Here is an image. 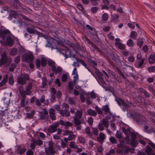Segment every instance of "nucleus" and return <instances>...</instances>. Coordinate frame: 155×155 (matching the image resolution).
Listing matches in <instances>:
<instances>
[{
    "instance_id": "obj_1",
    "label": "nucleus",
    "mask_w": 155,
    "mask_h": 155,
    "mask_svg": "<svg viewBox=\"0 0 155 155\" xmlns=\"http://www.w3.org/2000/svg\"><path fill=\"white\" fill-rule=\"evenodd\" d=\"M7 52L4 50L1 54V58L0 59V66L4 65L6 67H8L12 62V58L7 56Z\"/></svg>"
},
{
    "instance_id": "obj_2",
    "label": "nucleus",
    "mask_w": 155,
    "mask_h": 155,
    "mask_svg": "<svg viewBox=\"0 0 155 155\" xmlns=\"http://www.w3.org/2000/svg\"><path fill=\"white\" fill-rule=\"evenodd\" d=\"M34 56L32 53L28 52L25 53L22 55L21 60L22 61L27 63L32 62L34 59Z\"/></svg>"
},
{
    "instance_id": "obj_3",
    "label": "nucleus",
    "mask_w": 155,
    "mask_h": 155,
    "mask_svg": "<svg viewBox=\"0 0 155 155\" xmlns=\"http://www.w3.org/2000/svg\"><path fill=\"white\" fill-rule=\"evenodd\" d=\"M54 143L52 141H50L48 143V147H45V154L47 155H54L55 152L54 148Z\"/></svg>"
},
{
    "instance_id": "obj_4",
    "label": "nucleus",
    "mask_w": 155,
    "mask_h": 155,
    "mask_svg": "<svg viewBox=\"0 0 155 155\" xmlns=\"http://www.w3.org/2000/svg\"><path fill=\"white\" fill-rule=\"evenodd\" d=\"M31 141L32 143H31L30 147L33 150L34 149L35 146H41L43 144V141L40 139L33 138Z\"/></svg>"
},
{
    "instance_id": "obj_5",
    "label": "nucleus",
    "mask_w": 155,
    "mask_h": 155,
    "mask_svg": "<svg viewBox=\"0 0 155 155\" xmlns=\"http://www.w3.org/2000/svg\"><path fill=\"white\" fill-rule=\"evenodd\" d=\"M29 79V75L26 74L23 75L21 77L18 78L17 81L19 84L23 85L25 84L26 83V81H28Z\"/></svg>"
},
{
    "instance_id": "obj_6",
    "label": "nucleus",
    "mask_w": 155,
    "mask_h": 155,
    "mask_svg": "<svg viewBox=\"0 0 155 155\" xmlns=\"http://www.w3.org/2000/svg\"><path fill=\"white\" fill-rule=\"evenodd\" d=\"M9 36H13L11 33L8 29L1 30L0 31V38L3 40H5L6 38Z\"/></svg>"
},
{
    "instance_id": "obj_7",
    "label": "nucleus",
    "mask_w": 155,
    "mask_h": 155,
    "mask_svg": "<svg viewBox=\"0 0 155 155\" xmlns=\"http://www.w3.org/2000/svg\"><path fill=\"white\" fill-rule=\"evenodd\" d=\"M60 52L61 54L64 55L66 58L71 57L74 58L75 57L74 55H71L70 50L67 48L61 49Z\"/></svg>"
},
{
    "instance_id": "obj_8",
    "label": "nucleus",
    "mask_w": 155,
    "mask_h": 155,
    "mask_svg": "<svg viewBox=\"0 0 155 155\" xmlns=\"http://www.w3.org/2000/svg\"><path fill=\"white\" fill-rule=\"evenodd\" d=\"M134 119L139 124H145L146 121V119L145 117L139 114H136Z\"/></svg>"
},
{
    "instance_id": "obj_9",
    "label": "nucleus",
    "mask_w": 155,
    "mask_h": 155,
    "mask_svg": "<svg viewBox=\"0 0 155 155\" xmlns=\"http://www.w3.org/2000/svg\"><path fill=\"white\" fill-rule=\"evenodd\" d=\"M33 81H29L28 84L26 85L25 94L28 95H31V90L33 86Z\"/></svg>"
},
{
    "instance_id": "obj_10",
    "label": "nucleus",
    "mask_w": 155,
    "mask_h": 155,
    "mask_svg": "<svg viewBox=\"0 0 155 155\" xmlns=\"http://www.w3.org/2000/svg\"><path fill=\"white\" fill-rule=\"evenodd\" d=\"M95 72L99 78V80H97L98 82L101 85L105 84V82L102 78L103 74L99 70H97Z\"/></svg>"
},
{
    "instance_id": "obj_11",
    "label": "nucleus",
    "mask_w": 155,
    "mask_h": 155,
    "mask_svg": "<svg viewBox=\"0 0 155 155\" xmlns=\"http://www.w3.org/2000/svg\"><path fill=\"white\" fill-rule=\"evenodd\" d=\"M59 124L62 126H64V128L68 129L69 127L72 125V124L68 121H64L63 120H60L59 121Z\"/></svg>"
},
{
    "instance_id": "obj_12",
    "label": "nucleus",
    "mask_w": 155,
    "mask_h": 155,
    "mask_svg": "<svg viewBox=\"0 0 155 155\" xmlns=\"http://www.w3.org/2000/svg\"><path fill=\"white\" fill-rule=\"evenodd\" d=\"M11 5L15 8H21L22 7L21 4L18 0H12Z\"/></svg>"
},
{
    "instance_id": "obj_13",
    "label": "nucleus",
    "mask_w": 155,
    "mask_h": 155,
    "mask_svg": "<svg viewBox=\"0 0 155 155\" xmlns=\"http://www.w3.org/2000/svg\"><path fill=\"white\" fill-rule=\"evenodd\" d=\"M59 124L57 123L54 125L51 126L48 129V131L49 133H54L57 130Z\"/></svg>"
},
{
    "instance_id": "obj_14",
    "label": "nucleus",
    "mask_w": 155,
    "mask_h": 155,
    "mask_svg": "<svg viewBox=\"0 0 155 155\" xmlns=\"http://www.w3.org/2000/svg\"><path fill=\"white\" fill-rule=\"evenodd\" d=\"M106 138L105 135L102 132H100L99 134V137H97V140L101 144H102Z\"/></svg>"
},
{
    "instance_id": "obj_15",
    "label": "nucleus",
    "mask_w": 155,
    "mask_h": 155,
    "mask_svg": "<svg viewBox=\"0 0 155 155\" xmlns=\"http://www.w3.org/2000/svg\"><path fill=\"white\" fill-rule=\"evenodd\" d=\"M130 137L131 139V143L132 144L133 146H136L138 143L137 141L136 140V136L134 133H131L130 134Z\"/></svg>"
},
{
    "instance_id": "obj_16",
    "label": "nucleus",
    "mask_w": 155,
    "mask_h": 155,
    "mask_svg": "<svg viewBox=\"0 0 155 155\" xmlns=\"http://www.w3.org/2000/svg\"><path fill=\"white\" fill-rule=\"evenodd\" d=\"M60 114L63 117H68L70 116L69 111L67 109L61 110H60Z\"/></svg>"
},
{
    "instance_id": "obj_17",
    "label": "nucleus",
    "mask_w": 155,
    "mask_h": 155,
    "mask_svg": "<svg viewBox=\"0 0 155 155\" xmlns=\"http://www.w3.org/2000/svg\"><path fill=\"white\" fill-rule=\"evenodd\" d=\"M52 71L55 74H58L59 75H61L63 71V69L61 67L57 66V67H56Z\"/></svg>"
},
{
    "instance_id": "obj_18",
    "label": "nucleus",
    "mask_w": 155,
    "mask_h": 155,
    "mask_svg": "<svg viewBox=\"0 0 155 155\" xmlns=\"http://www.w3.org/2000/svg\"><path fill=\"white\" fill-rule=\"evenodd\" d=\"M22 98L21 99V101L20 102V105L22 107H24L28 103V101L26 100L25 99L26 98V95L22 96Z\"/></svg>"
},
{
    "instance_id": "obj_19",
    "label": "nucleus",
    "mask_w": 155,
    "mask_h": 155,
    "mask_svg": "<svg viewBox=\"0 0 155 155\" xmlns=\"http://www.w3.org/2000/svg\"><path fill=\"white\" fill-rule=\"evenodd\" d=\"M145 152L147 154V155H154L152 148L148 146H146Z\"/></svg>"
},
{
    "instance_id": "obj_20",
    "label": "nucleus",
    "mask_w": 155,
    "mask_h": 155,
    "mask_svg": "<svg viewBox=\"0 0 155 155\" xmlns=\"http://www.w3.org/2000/svg\"><path fill=\"white\" fill-rule=\"evenodd\" d=\"M145 60L144 58H143L140 59V60H138L136 64V66L137 67L139 68H141Z\"/></svg>"
},
{
    "instance_id": "obj_21",
    "label": "nucleus",
    "mask_w": 155,
    "mask_h": 155,
    "mask_svg": "<svg viewBox=\"0 0 155 155\" xmlns=\"http://www.w3.org/2000/svg\"><path fill=\"white\" fill-rule=\"evenodd\" d=\"M48 64L49 66L51 67V71H52L56 67V64L54 61L51 60L48 61Z\"/></svg>"
},
{
    "instance_id": "obj_22",
    "label": "nucleus",
    "mask_w": 155,
    "mask_h": 155,
    "mask_svg": "<svg viewBox=\"0 0 155 155\" xmlns=\"http://www.w3.org/2000/svg\"><path fill=\"white\" fill-rule=\"evenodd\" d=\"M148 60L149 64H153L155 62V54H152L150 55L148 58Z\"/></svg>"
},
{
    "instance_id": "obj_23",
    "label": "nucleus",
    "mask_w": 155,
    "mask_h": 155,
    "mask_svg": "<svg viewBox=\"0 0 155 155\" xmlns=\"http://www.w3.org/2000/svg\"><path fill=\"white\" fill-rule=\"evenodd\" d=\"M102 110L104 112V114H106L108 113H110V109L107 105L103 106Z\"/></svg>"
},
{
    "instance_id": "obj_24",
    "label": "nucleus",
    "mask_w": 155,
    "mask_h": 155,
    "mask_svg": "<svg viewBox=\"0 0 155 155\" xmlns=\"http://www.w3.org/2000/svg\"><path fill=\"white\" fill-rule=\"evenodd\" d=\"M6 39L7 45L9 46H12L13 44V42L11 36H8Z\"/></svg>"
},
{
    "instance_id": "obj_25",
    "label": "nucleus",
    "mask_w": 155,
    "mask_h": 155,
    "mask_svg": "<svg viewBox=\"0 0 155 155\" xmlns=\"http://www.w3.org/2000/svg\"><path fill=\"white\" fill-rule=\"evenodd\" d=\"M55 110L53 109H51L49 111V114L50 117L52 120H54L56 119V116L55 114Z\"/></svg>"
},
{
    "instance_id": "obj_26",
    "label": "nucleus",
    "mask_w": 155,
    "mask_h": 155,
    "mask_svg": "<svg viewBox=\"0 0 155 155\" xmlns=\"http://www.w3.org/2000/svg\"><path fill=\"white\" fill-rule=\"evenodd\" d=\"M87 114L92 116L96 117L97 115V113L95 110L91 109H88L87 110Z\"/></svg>"
},
{
    "instance_id": "obj_27",
    "label": "nucleus",
    "mask_w": 155,
    "mask_h": 155,
    "mask_svg": "<svg viewBox=\"0 0 155 155\" xmlns=\"http://www.w3.org/2000/svg\"><path fill=\"white\" fill-rule=\"evenodd\" d=\"M115 44L117 47L121 50H124L125 49V46L121 43L116 42L115 43Z\"/></svg>"
},
{
    "instance_id": "obj_28",
    "label": "nucleus",
    "mask_w": 155,
    "mask_h": 155,
    "mask_svg": "<svg viewBox=\"0 0 155 155\" xmlns=\"http://www.w3.org/2000/svg\"><path fill=\"white\" fill-rule=\"evenodd\" d=\"M83 111L82 110H78L75 113L74 118L81 119L83 114Z\"/></svg>"
},
{
    "instance_id": "obj_29",
    "label": "nucleus",
    "mask_w": 155,
    "mask_h": 155,
    "mask_svg": "<svg viewBox=\"0 0 155 155\" xmlns=\"http://www.w3.org/2000/svg\"><path fill=\"white\" fill-rule=\"evenodd\" d=\"M26 150L25 148L24 147H21L20 146H18L17 147V151L18 152V153L20 154L25 153Z\"/></svg>"
},
{
    "instance_id": "obj_30",
    "label": "nucleus",
    "mask_w": 155,
    "mask_h": 155,
    "mask_svg": "<svg viewBox=\"0 0 155 155\" xmlns=\"http://www.w3.org/2000/svg\"><path fill=\"white\" fill-rule=\"evenodd\" d=\"M18 91L21 95V96L25 95V91L23 90V87L22 86H20L19 87L18 89Z\"/></svg>"
},
{
    "instance_id": "obj_31",
    "label": "nucleus",
    "mask_w": 155,
    "mask_h": 155,
    "mask_svg": "<svg viewBox=\"0 0 155 155\" xmlns=\"http://www.w3.org/2000/svg\"><path fill=\"white\" fill-rule=\"evenodd\" d=\"M8 75L6 74L5 77L3 78L2 81L0 83V87H2L5 84L7 81Z\"/></svg>"
},
{
    "instance_id": "obj_32",
    "label": "nucleus",
    "mask_w": 155,
    "mask_h": 155,
    "mask_svg": "<svg viewBox=\"0 0 155 155\" xmlns=\"http://www.w3.org/2000/svg\"><path fill=\"white\" fill-rule=\"evenodd\" d=\"M101 122L105 128H107L109 126V123L108 121L104 119H103Z\"/></svg>"
},
{
    "instance_id": "obj_33",
    "label": "nucleus",
    "mask_w": 155,
    "mask_h": 155,
    "mask_svg": "<svg viewBox=\"0 0 155 155\" xmlns=\"http://www.w3.org/2000/svg\"><path fill=\"white\" fill-rule=\"evenodd\" d=\"M116 101L119 105L120 106L124 107L125 102L124 100L120 98H118L117 99Z\"/></svg>"
},
{
    "instance_id": "obj_34",
    "label": "nucleus",
    "mask_w": 155,
    "mask_h": 155,
    "mask_svg": "<svg viewBox=\"0 0 155 155\" xmlns=\"http://www.w3.org/2000/svg\"><path fill=\"white\" fill-rule=\"evenodd\" d=\"M121 130L126 135H127V136L129 135L131 133L130 132V129H126L124 127H122Z\"/></svg>"
},
{
    "instance_id": "obj_35",
    "label": "nucleus",
    "mask_w": 155,
    "mask_h": 155,
    "mask_svg": "<svg viewBox=\"0 0 155 155\" xmlns=\"http://www.w3.org/2000/svg\"><path fill=\"white\" fill-rule=\"evenodd\" d=\"M95 110L96 111V112L99 115H102L103 114V110L101 109L100 108L97 106H96L95 107Z\"/></svg>"
},
{
    "instance_id": "obj_36",
    "label": "nucleus",
    "mask_w": 155,
    "mask_h": 155,
    "mask_svg": "<svg viewBox=\"0 0 155 155\" xmlns=\"http://www.w3.org/2000/svg\"><path fill=\"white\" fill-rule=\"evenodd\" d=\"M84 37L85 38V41L86 43H87L89 45H91L93 46L94 45V44L87 38L86 35H84Z\"/></svg>"
},
{
    "instance_id": "obj_37",
    "label": "nucleus",
    "mask_w": 155,
    "mask_h": 155,
    "mask_svg": "<svg viewBox=\"0 0 155 155\" xmlns=\"http://www.w3.org/2000/svg\"><path fill=\"white\" fill-rule=\"evenodd\" d=\"M28 32L30 33H33L34 32V26L28 27L26 28Z\"/></svg>"
},
{
    "instance_id": "obj_38",
    "label": "nucleus",
    "mask_w": 155,
    "mask_h": 155,
    "mask_svg": "<svg viewBox=\"0 0 155 155\" xmlns=\"http://www.w3.org/2000/svg\"><path fill=\"white\" fill-rule=\"evenodd\" d=\"M17 53V49L16 48H13L12 49L10 52V54L12 55H15Z\"/></svg>"
},
{
    "instance_id": "obj_39",
    "label": "nucleus",
    "mask_w": 155,
    "mask_h": 155,
    "mask_svg": "<svg viewBox=\"0 0 155 155\" xmlns=\"http://www.w3.org/2000/svg\"><path fill=\"white\" fill-rule=\"evenodd\" d=\"M90 63L92 65L93 68L95 69V71L97 70H99L98 69H97L96 68V66L97 65V64L95 61L91 60L90 61Z\"/></svg>"
},
{
    "instance_id": "obj_40",
    "label": "nucleus",
    "mask_w": 155,
    "mask_h": 155,
    "mask_svg": "<svg viewBox=\"0 0 155 155\" xmlns=\"http://www.w3.org/2000/svg\"><path fill=\"white\" fill-rule=\"evenodd\" d=\"M67 44L70 47H71L73 50H76V47L73 43L70 41H67Z\"/></svg>"
},
{
    "instance_id": "obj_41",
    "label": "nucleus",
    "mask_w": 155,
    "mask_h": 155,
    "mask_svg": "<svg viewBox=\"0 0 155 155\" xmlns=\"http://www.w3.org/2000/svg\"><path fill=\"white\" fill-rule=\"evenodd\" d=\"M137 41L138 42L137 44L138 46H139V48H141L143 43V39H142L139 38L138 40Z\"/></svg>"
},
{
    "instance_id": "obj_42",
    "label": "nucleus",
    "mask_w": 155,
    "mask_h": 155,
    "mask_svg": "<svg viewBox=\"0 0 155 155\" xmlns=\"http://www.w3.org/2000/svg\"><path fill=\"white\" fill-rule=\"evenodd\" d=\"M41 65L43 67L45 66L47 64V61L44 58H42L41 59Z\"/></svg>"
},
{
    "instance_id": "obj_43",
    "label": "nucleus",
    "mask_w": 155,
    "mask_h": 155,
    "mask_svg": "<svg viewBox=\"0 0 155 155\" xmlns=\"http://www.w3.org/2000/svg\"><path fill=\"white\" fill-rule=\"evenodd\" d=\"M92 132L93 134L95 136H97L98 135V130L97 128L92 127Z\"/></svg>"
},
{
    "instance_id": "obj_44",
    "label": "nucleus",
    "mask_w": 155,
    "mask_h": 155,
    "mask_svg": "<svg viewBox=\"0 0 155 155\" xmlns=\"http://www.w3.org/2000/svg\"><path fill=\"white\" fill-rule=\"evenodd\" d=\"M80 119L74 118V123L76 125H79L81 124V122L79 120Z\"/></svg>"
},
{
    "instance_id": "obj_45",
    "label": "nucleus",
    "mask_w": 155,
    "mask_h": 155,
    "mask_svg": "<svg viewBox=\"0 0 155 155\" xmlns=\"http://www.w3.org/2000/svg\"><path fill=\"white\" fill-rule=\"evenodd\" d=\"M137 33L136 32L134 31H131V34L130 35V37L131 38L134 39H136L137 38Z\"/></svg>"
},
{
    "instance_id": "obj_46",
    "label": "nucleus",
    "mask_w": 155,
    "mask_h": 155,
    "mask_svg": "<svg viewBox=\"0 0 155 155\" xmlns=\"http://www.w3.org/2000/svg\"><path fill=\"white\" fill-rule=\"evenodd\" d=\"M69 145L71 147L73 148L77 149L78 148V146L75 144V143L73 141L71 142Z\"/></svg>"
},
{
    "instance_id": "obj_47",
    "label": "nucleus",
    "mask_w": 155,
    "mask_h": 155,
    "mask_svg": "<svg viewBox=\"0 0 155 155\" xmlns=\"http://www.w3.org/2000/svg\"><path fill=\"white\" fill-rule=\"evenodd\" d=\"M109 140L112 144H117V143L116 139L113 137H111L110 138Z\"/></svg>"
},
{
    "instance_id": "obj_48",
    "label": "nucleus",
    "mask_w": 155,
    "mask_h": 155,
    "mask_svg": "<svg viewBox=\"0 0 155 155\" xmlns=\"http://www.w3.org/2000/svg\"><path fill=\"white\" fill-rule=\"evenodd\" d=\"M10 15L11 17L18 16L19 15L16 12L14 11H11L10 13Z\"/></svg>"
},
{
    "instance_id": "obj_49",
    "label": "nucleus",
    "mask_w": 155,
    "mask_h": 155,
    "mask_svg": "<svg viewBox=\"0 0 155 155\" xmlns=\"http://www.w3.org/2000/svg\"><path fill=\"white\" fill-rule=\"evenodd\" d=\"M9 83L11 85H12L14 83L13 78L12 75L9 76Z\"/></svg>"
},
{
    "instance_id": "obj_50",
    "label": "nucleus",
    "mask_w": 155,
    "mask_h": 155,
    "mask_svg": "<svg viewBox=\"0 0 155 155\" xmlns=\"http://www.w3.org/2000/svg\"><path fill=\"white\" fill-rule=\"evenodd\" d=\"M16 67V65L14 63L12 64L10 66L9 70L10 71H13Z\"/></svg>"
},
{
    "instance_id": "obj_51",
    "label": "nucleus",
    "mask_w": 155,
    "mask_h": 155,
    "mask_svg": "<svg viewBox=\"0 0 155 155\" xmlns=\"http://www.w3.org/2000/svg\"><path fill=\"white\" fill-rule=\"evenodd\" d=\"M91 5L93 6L97 5L98 3V0H90Z\"/></svg>"
},
{
    "instance_id": "obj_52",
    "label": "nucleus",
    "mask_w": 155,
    "mask_h": 155,
    "mask_svg": "<svg viewBox=\"0 0 155 155\" xmlns=\"http://www.w3.org/2000/svg\"><path fill=\"white\" fill-rule=\"evenodd\" d=\"M127 45L130 47H132L134 45L133 41L130 39L127 41Z\"/></svg>"
},
{
    "instance_id": "obj_53",
    "label": "nucleus",
    "mask_w": 155,
    "mask_h": 155,
    "mask_svg": "<svg viewBox=\"0 0 155 155\" xmlns=\"http://www.w3.org/2000/svg\"><path fill=\"white\" fill-rule=\"evenodd\" d=\"M93 119L91 117H90L88 118L87 121L90 125L92 126L93 125Z\"/></svg>"
},
{
    "instance_id": "obj_54",
    "label": "nucleus",
    "mask_w": 155,
    "mask_h": 155,
    "mask_svg": "<svg viewBox=\"0 0 155 155\" xmlns=\"http://www.w3.org/2000/svg\"><path fill=\"white\" fill-rule=\"evenodd\" d=\"M98 10V8L96 7H93L91 9V12L94 13H96Z\"/></svg>"
},
{
    "instance_id": "obj_55",
    "label": "nucleus",
    "mask_w": 155,
    "mask_h": 155,
    "mask_svg": "<svg viewBox=\"0 0 155 155\" xmlns=\"http://www.w3.org/2000/svg\"><path fill=\"white\" fill-rule=\"evenodd\" d=\"M76 137L75 135L73 134L72 133H71L69 135L68 139L69 140H71L74 139Z\"/></svg>"
},
{
    "instance_id": "obj_56",
    "label": "nucleus",
    "mask_w": 155,
    "mask_h": 155,
    "mask_svg": "<svg viewBox=\"0 0 155 155\" xmlns=\"http://www.w3.org/2000/svg\"><path fill=\"white\" fill-rule=\"evenodd\" d=\"M78 60H79L80 63H81L85 68H87V65L84 60L79 58H78Z\"/></svg>"
},
{
    "instance_id": "obj_57",
    "label": "nucleus",
    "mask_w": 155,
    "mask_h": 155,
    "mask_svg": "<svg viewBox=\"0 0 155 155\" xmlns=\"http://www.w3.org/2000/svg\"><path fill=\"white\" fill-rule=\"evenodd\" d=\"M61 79L63 82H65L67 79V74H63L62 75Z\"/></svg>"
},
{
    "instance_id": "obj_58",
    "label": "nucleus",
    "mask_w": 155,
    "mask_h": 155,
    "mask_svg": "<svg viewBox=\"0 0 155 155\" xmlns=\"http://www.w3.org/2000/svg\"><path fill=\"white\" fill-rule=\"evenodd\" d=\"M73 132L72 131L69 130H65L63 131V135H69L71 133H72Z\"/></svg>"
},
{
    "instance_id": "obj_59",
    "label": "nucleus",
    "mask_w": 155,
    "mask_h": 155,
    "mask_svg": "<svg viewBox=\"0 0 155 155\" xmlns=\"http://www.w3.org/2000/svg\"><path fill=\"white\" fill-rule=\"evenodd\" d=\"M135 59L133 55H131L129 56L128 58V60L129 61L132 62L134 61Z\"/></svg>"
},
{
    "instance_id": "obj_60",
    "label": "nucleus",
    "mask_w": 155,
    "mask_h": 155,
    "mask_svg": "<svg viewBox=\"0 0 155 155\" xmlns=\"http://www.w3.org/2000/svg\"><path fill=\"white\" fill-rule=\"evenodd\" d=\"M69 104H75V101L74 99L71 97H69L68 100Z\"/></svg>"
},
{
    "instance_id": "obj_61",
    "label": "nucleus",
    "mask_w": 155,
    "mask_h": 155,
    "mask_svg": "<svg viewBox=\"0 0 155 155\" xmlns=\"http://www.w3.org/2000/svg\"><path fill=\"white\" fill-rule=\"evenodd\" d=\"M85 133L88 135L91 133L90 129L89 127H87L85 129Z\"/></svg>"
},
{
    "instance_id": "obj_62",
    "label": "nucleus",
    "mask_w": 155,
    "mask_h": 155,
    "mask_svg": "<svg viewBox=\"0 0 155 155\" xmlns=\"http://www.w3.org/2000/svg\"><path fill=\"white\" fill-rule=\"evenodd\" d=\"M98 128L100 131H102L104 130L103 125L101 123H99L98 125Z\"/></svg>"
},
{
    "instance_id": "obj_63",
    "label": "nucleus",
    "mask_w": 155,
    "mask_h": 155,
    "mask_svg": "<svg viewBox=\"0 0 155 155\" xmlns=\"http://www.w3.org/2000/svg\"><path fill=\"white\" fill-rule=\"evenodd\" d=\"M79 141L81 143H84L86 141L85 139L83 137H80L79 138Z\"/></svg>"
},
{
    "instance_id": "obj_64",
    "label": "nucleus",
    "mask_w": 155,
    "mask_h": 155,
    "mask_svg": "<svg viewBox=\"0 0 155 155\" xmlns=\"http://www.w3.org/2000/svg\"><path fill=\"white\" fill-rule=\"evenodd\" d=\"M108 15L106 13H104L102 16V19L104 21H106L108 18Z\"/></svg>"
}]
</instances>
